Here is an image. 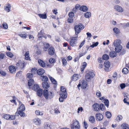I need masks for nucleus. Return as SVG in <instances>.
<instances>
[{"label": "nucleus", "instance_id": "obj_1", "mask_svg": "<svg viewBox=\"0 0 129 129\" xmlns=\"http://www.w3.org/2000/svg\"><path fill=\"white\" fill-rule=\"evenodd\" d=\"M84 28V26L82 24L75 25L74 26V29L76 36H78V35L80 32L81 30Z\"/></svg>", "mask_w": 129, "mask_h": 129}, {"label": "nucleus", "instance_id": "obj_2", "mask_svg": "<svg viewBox=\"0 0 129 129\" xmlns=\"http://www.w3.org/2000/svg\"><path fill=\"white\" fill-rule=\"evenodd\" d=\"M43 95L46 99L49 98L51 99L53 96V93L51 92H48L47 90H44L43 91Z\"/></svg>", "mask_w": 129, "mask_h": 129}, {"label": "nucleus", "instance_id": "obj_3", "mask_svg": "<svg viewBox=\"0 0 129 129\" xmlns=\"http://www.w3.org/2000/svg\"><path fill=\"white\" fill-rule=\"evenodd\" d=\"M70 127L71 129H79L80 125L79 122L77 120H75L70 125Z\"/></svg>", "mask_w": 129, "mask_h": 129}, {"label": "nucleus", "instance_id": "obj_4", "mask_svg": "<svg viewBox=\"0 0 129 129\" xmlns=\"http://www.w3.org/2000/svg\"><path fill=\"white\" fill-rule=\"evenodd\" d=\"M78 37V36H75V37H71L70 38V44L71 46L72 47L76 46L77 42Z\"/></svg>", "mask_w": 129, "mask_h": 129}, {"label": "nucleus", "instance_id": "obj_5", "mask_svg": "<svg viewBox=\"0 0 129 129\" xmlns=\"http://www.w3.org/2000/svg\"><path fill=\"white\" fill-rule=\"evenodd\" d=\"M95 74L92 71L89 72L85 75V79L86 81H89L90 80V78H92L94 76Z\"/></svg>", "mask_w": 129, "mask_h": 129}, {"label": "nucleus", "instance_id": "obj_6", "mask_svg": "<svg viewBox=\"0 0 129 129\" xmlns=\"http://www.w3.org/2000/svg\"><path fill=\"white\" fill-rule=\"evenodd\" d=\"M25 66L24 62V61L20 60L17 63L16 68L22 70Z\"/></svg>", "mask_w": 129, "mask_h": 129}, {"label": "nucleus", "instance_id": "obj_7", "mask_svg": "<svg viewBox=\"0 0 129 129\" xmlns=\"http://www.w3.org/2000/svg\"><path fill=\"white\" fill-rule=\"evenodd\" d=\"M103 115L100 113H98L96 114V119L98 121H101L103 119Z\"/></svg>", "mask_w": 129, "mask_h": 129}, {"label": "nucleus", "instance_id": "obj_8", "mask_svg": "<svg viewBox=\"0 0 129 129\" xmlns=\"http://www.w3.org/2000/svg\"><path fill=\"white\" fill-rule=\"evenodd\" d=\"M99 105L97 103H95L92 105L93 110L96 111H99L100 110Z\"/></svg>", "mask_w": 129, "mask_h": 129}, {"label": "nucleus", "instance_id": "obj_9", "mask_svg": "<svg viewBox=\"0 0 129 129\" xmlns=\"http://www.w3.org/2000/svg\"><path fill=\"white\" fill-rule=\"evenodd\" d=\"M9 69L11 73L14 74L15 73L16 69L14 66H10L9 67Z\"/></svg>", "mask_w": 129, "mask_h": 129}, {"label": "nucleus", "instance_id": "obj_10", "mask_svg": "<svg viewBox=\"0 0 129 129\" xmlns=\"http://www.w3.org/2000/svg\"><path fill=\"white\" fill-rule=\"evenodd\" d=\"M33 123L36 125H40L41 123V121L39 118H36L33 120Z\"/></svg>", "mask_w": 129, "mask_h": 129}, {"label": "nucleus", "instance_id": "obj_11", "mask_svg": "<svg viewBox=\"0 0 129 129\" xmlns=\"http://www.w3.org/2000/svg\"><path fill=\"white\" fill-rule=\"evenodd\" d=\"M110 63L109 61H106L105 62L104 66L105 68V69L107 71H108L109 68L110 67Z\"/></svg>", "mask_w": 129, "mask_h": 129}, {"label": "nucleus", "instance_id": "obj_12", "mask_svg": "<svg viewBox=\"0 0 129 129\" xmlns=\"http://www.w3.org/2000/svg\"><path fill=\"white\" fill-rule=\"evenodd\" d=\"M114 8L118 12H122L123 11V9L121 7L118 5L115 6Z\"/></svg>", "mask_w": 129, "mask_h": 129}, {"label": "nucleus", "instance_id": "obj_13", "mask_svg": "<svg viewBox=\"0 0 129 129\" xmlns=\"http://www.w3.org/2000/svg\"><path fill=\"white\" fill-rule=\"evenodd\" d=\"M54 49L52 47H50L48 50L49 54L51 55H54L55 53Z\"/></svg>", "mask_w": 129, "mask_h": 129}, {"label": "nucleus", "instance_id": "obj_14", "mask_svg": "<svg viewBox=\"0 0 129 129\" xmlns=\"http://www.w3.org/2000/svg\"><path fill=\"white\" fill-rule=\"evenodd\" d=\"M121 43V42L120 40L119 39H117L114 41L113 45L114 46L120 45V44Z\"/></svg>", "mask_w": 129, "mask_h": 129}, {"label": "nucleus", "instance_id": "obj_15", "mask_svg": "<svg viewBox=\"0 0 129 129\" xmlns=\"http://www.w3.org/2000/svg\"><path fill=\"white\" fill-rule=\"evenodd\" d=\"M60 95L61 97L59 98V100L60 102H62L63 101L64 99H66L67 97V95L66 94L63 95L62 93H60Z\"/></svg>", "mask_w": 129, "mask_h": 129}, {"label": "nucleus", "instance_id": "obj_16", "mask_svg": "<svg viewBox=\"0 0 129 129\" xmlns=\"http://www.w3.org/2000/svg\"><path fill=\"white\" fill-rule=\"evenodd\" d=\"M11 7V5L9 4H8L5 6V10L7 12H9L10 11Z\"/></svg>", "mask_w": 129, "mask_h": 129}, {"label": "nucleus", "instance_id": "obj_17", "mask_svg": "<svg viewBox=\"0 0 129 129\" xmlns=\"http://www.w3.org/2000/svg\"><path fill=\"white\" fill-rule=\"evenodd\" d=\"M115 51L116 52H120L122 49V47L121 45H119L115 46Z\"/></svg>", "mask_w": 129, "mask_h": 129}, {"label": "nucleus", "instance_id": "obj_18", "mask_svg": "<svg viewBox=\"0 0 129 129\" xmlns=\"http://www.w3.org/2000/svg\"><path fill=\"white\" fill-rule=\"evenodd\" d=\"M44 33L42 32V30H41L40 33H39L38 34V38L40 40L41 39V38L43 37H44L46 39L47 37L46 36H43L44 35Z\"/></svg>", "mask_w": 129, "mask_h": 129}, {"label": "nucleus", "instance_id": "obj_19", "mask_svg": "<svg viewBox=\"0 0 129 129\" xmlns=\"http://www.w3.org/2000/svg\"><path fill=\"white\" fill-rule=\"evenodd\" d=\"M43 87L45 89H48L49 87V85L46 82H44L42 83Z\"/></svg>", "mask_w": 129, "mask_h": 129}, {"label": "nucleus", "instance_id": "obj_20", "mask_svg": "<svg viewBox=\"0 0 129 129\" xmlns=\"http://www.w3.org/2000/svg\"><path fill=\"white\" fill-rule=\"evenodd\" d=\"M81 87L84 89H85L87 86V84L86 81L84 80H82L81 82Z\"/></svg>", "mask_w": 129, "mask_h": 129}, {"label": "nucleus", "instance_id": "obj_21", "mask_svg": "<svg viewBox=\"0 0 129 129\" xmlns=\"http://www.w3.org/2000/svg\"><path fill=\"white\" fill-rule=\"evenodd\" d=\"M45 70L42 69H40L37 70V74L38 75H42L45 73Z\"/></svg>", "mask_w": 129, "mask_h": 129}, {"label": "nucleus", "instance_id": "obj_22", "mask_svg": "<svg viewBox=\"0 0 129 129\" xmlns=\"http://www.w3.org/2000/svg\"><path fill=\"white\" fill-rule=\"evenodd\" d=\"M129 99V95H126V94L124 96V99L123 100V102L124 103H127L128 105H129V102L127 101Z\"/></svg>", "mask_w": 129, "mask_h": 129}, {"label": "nucleus", "instance_id": "obj_23", "mask_svg": "<svg viewBox=\"0 0 129 129\" xmlns=\"http://www.w3.org/2000/svg\"><path fill=\"white\" fill-rule=\"evenodd\" d=\"M87 9V7L85 6H82L80 8V10L83 12H86Z\"/></svg>", "mask_w": 129, "mask_h": 129}, {"label": "nucleus", "instance_id": "obj_24", "mask_svg": "<svg viewBox=\"0 0 129 129\" xmlns=\"http://www.w3.org/2000/svg\"><path fill=\"white\" fill-rule=\"evenodd\" d=\"M27 80H28V85L30 88V87L34 83V81L33 79H27Z\"/></svg>", "mask_w": 129, "mask_h": 129}, {"label": "nucleus", "instance_id": "obj_25", "mask_svg": "<svg viewBox=\"0 0 129 129\" xmlns=\"http://www.w3.org/2000/svg\"><path fill=\"white\" fill-rule=\"evenodd\" d=\"M117 54L116 52L114 51H112L110 52L109 55L110 57H116Z\"/></svg>", "mask_w": 129, "mask_h": 129}, {"label": "nucleus", "instance_id": "obj_26", "mask_svg": "<svg viewBox=\"0 0 129 129\" xmlns=\"http://www.w3.org/2000/svg\"><path fill=\"white\" fill-rule=\"evenodd\" d=\"M79 76L78 74H74L73 76L72 80L74 81H76L79 79Z\"/></svg>", "mask_w": 129, "mask_h": 129}, {"label": "nucleus", "instance_id": "obj_27", "mask_svg": "<svg viewBox=\"0 0 129 129\" xmlns=\"http://www.w3.org/2000/svg\"><path fill=\"white\" fill-rule=\"evenodd\" d=\"M61 92H60V93H62L63 95L66 94L67 95V92L66 91V89L63 87L61 86L60 88Z\"/></svg>", "mask_w": 129, "mask_h": 129}, {"label": "nucleus", "instance_id": "obj_28", "mask_svg": "<svg viewBox=\"0 0 129 129\" xmlns=\"http://www.w3.org/2000/svg\"><path fill=\"white\" fill-rule=\"evenodd\" d=\"M43 90L42 89H39L37 91V93L38 96H41L43 94Z\"/></svg>", "mask_w": 129, "mask_h": 129}, {"label": "nucleus", "instance_id": "obj_29", "mask_svg": "<svg viewBox=\"0 0 129 129\" xmlns=\"http://www.w3.org/2000/svg\"><path fill=\"white\" fill-rule=\"evenodd\" d=\"M38 62L39 64L42 67H44L45 66V63L42 60L39 59L38 60Z\"/></svg>", "mask_w": 129, "mask_h": 129}, {"label": "nucleus", "instance_id": "obj_30", "mask_svg": "<svg viewBox=\"0 0 129 129\" xmlns=\"http://www.w3.org/2000/svg\"><path fill=\"white\" fill-rule=\"evenodd\" d=\"M50 124L46 123L44 124V129H51Z\"/></svg>", "mask_w": 129, "mask_h": 129}, {"label": "nucleus", "instance_id": "obj_31", "mask_svg": "<svg viewBox=\"0 0 129 129\" xmlns=\"http://www.w3.org/2000/svg\"><path fill=\"white\" fill-rule=\"evenodd\" d=\"M40 78L42 81L45 82L47 81L48 80V77L45 76H41L40 77Z\"/></svg>", "mask_w": 129, "mask_h": 129}, {"label": "nucleus", "instance_id": "obj_32", "mask_svg": "<svg viewBox=\"0 0 129 129\" xmlns=\"http://www.w3.org/2000/svg\"><path fill=\"white\" fill-rule=\"evenodd\" d=\"M49 77L52 83L55 84H57V82L56 80L50 76H49Z\"/></svg>", "mask_w": 129, "mask_h": 129}, {"label": "nucleus", "instance_id": "obj_33", "mask_svg": "<svg viewBox=\"0 0 129 129\" xmlns=\"http://www.w3.org/2000/svg\"><path fill=\"white\" fill-rule=\"evenodd\" d=\"M44 51H46L47 49L49 47V45L48 43H45L44 44Z\"/></svg>", "mask_w": 129, "mask_h": 129}, {"label": "nucleus", "instance_id": "obj_34", "mask_svg": "<svg viewBox=\"0 0 129 129\" xmlns=\"http://www.w3.org/2000/svg\"><path fill=\"white\" fill-rule=\"evenodd\" d=\"M128 125L126 123H123L121 125L122 129H129Z\"/></svg>", "mask_w": 129, "mask_h": 129}, {"label": "nucleus", "instance_id": "obj_35", "mask_svg": "<svg viewBox=\"0 0 129 129\" xmlns=\"http://www.w3.org/2000/svg\"><path fill=\"white\" fill-rule=\"evenodd\" d=\"M105 104L106 106L108 107L109 106V101L107 99H104L103 100V102Z\"/></svg>", "mask_w": 129, "mask_h": 129}, {"label": "nucleus", "instance_id": "obj_36", "mask_svg": "<svg viewBox=\"0 0 129 129\" xmlns=\"http://www.w3.org/2000/svg\"><path fill=\"white\" fill-rule=\"evenodd\" d=\"M38 15L40 18L42 19H46L47 18L46 14H39Z\"/></svg>", "mask_w": 129, "mask_h": 129}, {"label": "nucleus", "instance_id": "obj_37", "mask_svg": "<svg viewBox=\"0 0 129 129\" xmlns=\"http://www.w3.org/2000/svg\"><path fill=\"white\" fill-rule=\"evenodd\" d=\"M31 74H33V75L37 73V70L36 68H34L32 69L31 70Z\"/></svg>", "mask_w": 129, "mask_h": 129}, {"label": "nucleus", "instance_id": "obj_38", "mask_svg": "<svg viewBox=\"0 0 129 129\" xmlns=\"http://www.w3.org/2000/svg\"><path fill=\"white\" fill-rule=\"evenodd\" d=\"M33 75L31 73H28L27 75V79H32V78L33 77Z\"/></svg>", "mask_w": 129, "mask_h": 129}, {"label": "nucleus", "instance_id": "obj_39", "mask_svg": "<svg viewBox=\"0 0 129 129\" xmlns=\"http://www.w3.org/2000/svg\"><path fill=\"white\" fill-rule=\"evenodd\" d=\"M122 118V116L121 115H118L116 117V120L117 121H119L121 120Z\"/></svg>", "mask_w": 129, "mask_h": 129}, {"label": "nucleus", "instance_id": "obj_40", "mask_svg": "<svg viewBox=\"0 0 129 129\" xmlns=\"http://www.w3.org/2000/svg\"><path fill=\"white\" fill-rule=\"evenodd\" d=\"M25 59L26 60H28L29 58V51H27L25 52Z\"/></svg>", "mask_w": 129, "mask_h": 129}, {"label": "nucleus", "instance_id": "obj_41", "mask_svg": "<svg viewBox=\"0 0 129 129\" xmlns=\"http://www.w3.org/2000/svg\"><path fill=\"white\" fill-rule=\"evenodd\" d=\"M39 87V86L37 84H35L33 86L32 88L33 90L36 91L38 89Z\"/></svg>", "mask_w": 129, "mask_h": 129}, {"label": "nucleus", "instance_id": "obj_42", "mask_svg": "<svg viewBox=\"0 0 129 129\" xmlns=\"http://www.w3.org/2000/svg\"><path fill=\"white\" fill-rule=\"evenodd\" d=\"M94 117L93 116H91L89 118V121L91 123H93L95 122Z\"/></svg>", "mask_w": 129, "mask_h": 129}, {"label": "nucleus", "instance_id": "obj_43", "mask_svg": "<svg viewBox=\"0 0 129 129\" xmlns=\"http://www.w3.org/2000/svg\"><path fill=\"white\" fill-rule=\"evenodd\" d=\"M113 31L114 33L116 34H118L119 33V29L116 27L113 28Z\"/></svg>", "mask_w": 129, "mask_h": 129}, {"label": "nucleus", "instance_id": "obj_44", "mask_svg": "<svg viewBox=\"0 0 129 129\" xmlns=\"http://www.w3.org/2000/svg\"><path fill=\"white\" fill-rule=\"evenodd\" d=\"M105 106L104 104H101L99 105V109L101 111H103L104 110Z\"/></svg>", "mask_w": 129, "mask_h": 129}, {"label": "nucleus", "instance_id": "obj_45", "mask_svg": "<svg viewBox=\"0 0 129 129\" xmlns=\"http://www.w3.org/2000/svg\"><path fill=\"white\" fill-rule=\"evenodd\" d=\"M84 16L86 18L90 17L91 16V14L90 12H86L84 14Z\"/></svg>", "mask_w": 129, "mask_h": 129}, {"label": "nucleus", "instance_id": "obj_46", "mask_svg": "<svg viewBox=\"0 0 129 129\" xmlns=\"http://www.w3.org/2000/svg\"><path fill=\"white\" fill-rule=\"evenodd\" d=\"M102 57L103 59L104 60H107L109 58V56L106 54L103 55V56Z\"/></svg>", "mask_w": 129, "mask_h": 129}, {"label": "nucleus", "instance_id": "obj_47", "mask_svg": "<svg viewBox=\"0 0 129 129\" xmlns=\"http://www.w3.org/2000/svg\"><path fill=\"white\" fill-rule=\"evenodd\" d=\"M55 59L50 58L49 59V61L50 63L53 64H54L55 62Z\"/></svg>", "mask_w": 129, "mask_h": 129}, {"label": "nucleus", "instance_id": "obj_48", "mask_svg": "<svg viewBox=\"0 0 129 129\" xmlns=\"http://www.w3.org/2000/svg\"><path fill=\"white\" fill-rule=\"evenodd\" d=\"M25 110V107L24 106L23 104H21L19 107V110L20 111H23Z\"/></svg>", "mask_w": 129, "mask_h": 129}, {"label": "nucleus", "instance_id": "obj_49", "mask_svg": "<svg viewBox=\"0 0 129 129\" xmlns=\"http://www.w3.org/2000/svg\"><path fill=\"white\" fill-rule=\"evenodd\" d=\"M106 115L107 117L108 118H110L111 116V113L108 111L106 112Z\"/></svg>", "mask_w": 129, "mask_h": 129}, {"label": "nucleus", "instance_id": "obj_50", "mask_svg": "<svg viewBox=\"0 0 129 129\" xmlns=\"http://www.w3.org/2000/svg\"><path fill=\"white\" fill-rule=\"evenodd\" d=\"M122 72L124 74H126L128 72V69L126 68H124L122 70Z\"/></svg>", "mask_w": 129, "mask_h": 129}, {"label": "nucleus", "instance_id": "obj_51", "mask_svg": "<svg viewBox=\"0 0 129 129\" xmlns=\"http://www.w3.org/2000/svg\"><path fill=\"white\" fill-rule=\"evenodd\" d=\"M6 55L9 57L11 58L13 56V55L12 53L11 52H8L6 53Z\"/></svg>", "mask_w": 129, "mask_h": 129}, {"label": "nucleus", "instance_id": "obj_52", "mask_svg": "<svg viewBox=\"0 0 129 129\" xmlns=\"http://www.w3.org/2000/svg\"><path fill=\"white\" fill-rule=\"evenodd\" d=\"M23 111H20V110H19L18 113L21 117H23L24 116V114Z\"/></svg>", "mask_w": 129, "mask_h": 129}, {"label": "nucleus", "instance_id": "obj_53", "mask_svg": "<svg viewBox=\"0 0 129 129\" xmlns=\"http://www.w3.org/2000/svg\"><path fill=\"white\" fill-rule=\"evenodd\" d=\"M68 15L69 17L73 18L74 16V14L72 12H69Z\"/></svg>", "mask_w": 129, "mask_h": 129}, {"label": "nucleus", "instance_id": "obj_54", "mask_svg": "<svg viewBox=\"0 0 129 129\" xmlns=\"http://www.w3.org/2000/svg\"><path fill=\"white\" fill-rule=\"evenodd\" d=\"M0 74L3 76H5L6 75V73L2 70H0Z\"/></svg>", "mask_w": 129, "mask_h": 129}, {"label": "nucleus", "instance_id": "obj_55", "mask_svg": "<svg viewBox=\"0 0 129 129\" xmlns=\"http://www.w3.org/2000/svg\"><path fill=\"white\" fill-rule=\"evenodd\" d=\"M36 114L38 115H42L43 113L42 112H40L39 110H37L35 111Z\"/></svg>", "mask_w": 129, "mask_h": 129}, {"label": "nucleus", "instance_id": "obj_56", "mask_svg": "<svg viewBox=\"0 0 129 129\" xmlns=\"http://www.w3.org/2000/svg\"><path fill=\"white\" fill-rule=\"evenodd\" d=\"M10 115L8 114L5 115L3 116V117L6 119H9Z\"/></svg>", "mask_w": 129, "mask_h": 129}, {"label": "nucleus", "instance_id": "obj_57", "mask_svg": "<svg viewBox=\"0 0 129 129\" xmlns=\"http://www.w3.org/2000/svg\"><path fill=\"white\" fill-rule=\"evenodd\" d=\"M99 44V43L98 42H96V43H95L91 45H90V47H92V48H93L94 47L97 46L98 44Z\"/></svg>", "mask_w": 129, "mask_h": 129}, {"label": "nucleus", "instance_id": "obj_58", "mask_svg": "<svg viewBox=\"0 0 129 129\" xmlns=\"http://www.w3.org/2000/svg\"><path fill=\"white\" fill-rule=\"evenodd\" d=\"M63 65L65 66L67 64V61L66 59L64 58H63L62 60Z\"/></svg>", "mask_w": 129, "mask_h": 129}, {"label": "nucleus", "instance_id": "obj_59", "mask_svg": "<svg viewBox=\"0 0 129 129\" xmlns=\"http://www.w3.org/2000/svg\"><path fill=\"white\" fill-rule=\"evenodd\" d=\"M120 86L121 89H123L126 87L125 84L124 83L121 84L120 85Z\"/></svg>", "mask_w": 129, "mask_h": 129}, {"label": "nucleus", "instance_id": "obj_60", "mask_svg": "<svg viewBox=\"0 0 129 129\" xmlns=\"http://www.w3.org/2000/svg\"><path fill=\"white\" fill-rule=\"evenodd\" d=\"M73 18L69 17L68 19V21L69 23H71L73 22Z\"/></svg>", "mask_w": 129, "mask_h": 129}, {"label": "nucleus", "instance_id": "obj_61", "mask_svg": "<svg viewBox=\"0 0 129 129\" xmlns=\"http://www.w3.org/2000/svg\"><path fill=\"white\" fill-rule=\"evenodd\" d=\"M96 95L99 97H100L101 96V94L100 92L99 91H97L96 93Z\"/></svg>", "mask_w": 129, "mask_h": 129}, {"label": "nucleus", "instance_id": "obj_62", "mask_svg": "<svg viewBox=\"0 0 129 129\" xmlns=\"http://www.w3.org/2000/svg\"><path fill=\"white\" fill-rule=\"evenodd\" d=\"M85 40H83L82 42L80 44V45H79V48H78V49H80L81 48L82 46H83L84 44L85 43Z\"/></svg>", "mask_w": 129, "mask_h": 129}, {"label": "nucleus", "instance_id": "obj_63", "mask_svg": "<svg viewBox=\"0 0 129 129\" xmlns=\"http://www.w3.org/2000/svg\"><path fill=\"white\" fill-rule=\"evenodd\" d=\"M3 28L4 29H6L8 28V26L6 23H4L3 24Z\"/></svg>", "mask_w": 129, "mask_h": 129}, {"label": "nucleus", "instance_id": "obj_64", "mask_svg": "<svg viewBox=\"0 0 129 129\" xmlns=\"http://www.w3.org/2000/svg\"><path fill=\"white\" fill-rule=\"evenodd\" d=\"M18 35L22 38H23L24 39L26 38V35L25 33L24 34H18Z\"/></svg>", "mask_w": 129, "mask_h": 129}]
</instances>
